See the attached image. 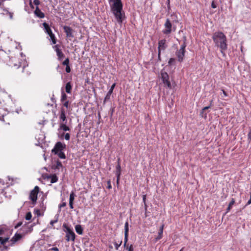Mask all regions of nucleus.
Instances as JSON below:
<instances>
[{"label":"nucleus","instance_id":"nucleus-1","mask_svg":"<svg viewBox=\"0 0 251 251\" xmlns=\"http://www.w3.org/2000/svg\"><path fill=\"white\" fill-rule=\"evenodd\" d=\"M215 45L220 48L221 53L225 55L224 51L227 50V44L226 35L221 31L216 32L212 35Z\"/></svg>","mask_w":251,"mask_h":251},{"label":"nucleus","instance_id":"nucleus-2","mask_svg":"<svg viewBox=\"0 0 251 251\" xmlns=\"http://www.w3.org/2000/svg\"><path fill=\"white\" fill-rule=\"evenodd\" d=\"M109 2L113 1L111 6V11L115 17L117 22L121 24L125 18V13L123 11V4L121 0H109Z\"/></svg>","mask_w":251,"mask_h":251},{"label":"nucleus","instance_id":"nucleus-3","mask_svg":"<svg viewBox=\"0 0 251 251\" xmlns=\"http://www.w3.org/2000/svg\"><path fill=\"white\" fill-rule=\"evenodd\" d=\"M64 231L66 232L65 238L67 242L72 241L74 242L75 238V234L73 230L71 229L66 224H63Z\"/></svg>","mask_w":251,"mask_h":251},{"label":"nucleus","instance_id":"nucleus-4","mask_svg":"<svg viewBox=\"0 0 251 251\" xmlns=\"http://www.w3.org/2000/svg\"><path fill=\"white\" fill-rule=\"evenodd\" d=\"M164 29L162 30L164 34L169 35L171 33L172 31H175L176 27L173 26V25L169 19H167L164 25Z\"/></svg>","mask_w":251,"mask_h":251},{"label":"nucleus","instance_id":"nucleus-5","mask_svg":"<svg viewBox=\"0 0 251 251\" xmlns=\"http://www.w3.org/2000/svg\"><path fill=\"white\" fill-rule=\"evenodd\" d=\"M43 25L44 27L45 32L47 33L50 37V39L53 44H55L56 43V39L54 34L52 33L49 24L46 22L43 24Z\"/></svg>","mask_w":251,"mask_h":251},{"label":"nucleus","instance_id":"nucleus-6","mask_svg":"<svg viewBox=\"0 0 251 251\" xmlns=\"http://www.w3.org/2000/svg\"><path fill=\"white\" fill-rule=\"evenodd\" d=\"M168 48L166 40L164 39L159 40L158 46V58L159 60H161V51L165 50Z\"/></svg>","mask_w":251,"mask_h":251},{"label":"nucleus","instance_id":"nucleus-7","mask_svg":"<svg viewBox=\"0 0 251 251\" xmlns=\"http://www.w3.org/2000/svg\"><path fill=\"white\" fill-rule=\"evenodd\" d=\"M185 48V45L184 44H182L180 49L177 50L176 52V56L177 57V60L180 62H181L183 61L186 51Z\"/></svg>","mask_w":251,"mask_h":251},{"label":"nucleus","instance_id":"nucleus-8","mask_svg":"<svg viewBox=\"0 0 251 251\" xmlns=\"http://www.w3.org/2000/svg\"><path fill=\"white\" fill-rule=\"evenodd\" d=\"M39 191V188L36 186L30 193L29 199L32 201V203L34 205L37 201V195Z\"/></svg>","mask_w":251,"mask_h":251},{"label":"nucleus","instance_id":"nucleus-9","mask_svg":"<svg viewBox=\"0 0 251 251\" xmlns=\"http://www.w3.org/2000/svg\"><path fill=\"white\" fill-rule=\"evenodd\" d=\"M66 145L65 144L62 143L61 142H57L53 149L51 150V152L54 154L59 153V151H62L63 150L65 149Z\"/></svg>","mask_w":251,"mask_h":251},{"label":"nucleus","instance_id":"nucleus-10","mask_svg":"<svg viewBox=\"0 0 251 251\" xmlns=\"http://www.w3.org/2000/svg\"><path fill=\"white\" fill-rule=\"evenodd\" d=\"M161 75L163 83L168 88H171V84L169 81V76L168 74L165 72H161Z\"/></svg>","mask_w":251,"mask_h":251},{"label":"nucleus","instance_id":"nucleus-11","mask_svg":"<svg viewBox=\"0 0 251 251\" xmlns=\"http://www.w3.org/2000/svg\"><path fill=\"white\" fill-rule=\"evenodd\" d=\"M63 29L66 34V37L70 40L71 38H74L75 31L70 26L65 25L63 26Z\"/></svg>","mask_w":251,"mask_h":251},{"label":"nucleus","instance_id":"nucleus-12","mask_svg":"<svg viewBox=\"0 0 251 251\" xmlns=\"http://www.w3.org/2000/svg\"><path fill=\"white\" fill-rule=\"evenodd\" d=\"M9 65L11 67L19 68L21 65V63L16 57H12L10 59Z\"/></svg>","mask_w":251,"mask_h":251},{"label":"nucleus","instance_id":"nucleus-13","mask_svg":"<svg viewBox=\"0 0 251 251\" xmlns=\"http://www.w3.org/2000/svg\"><path fill=\"white\" fill-rule=\"evenodd\" d=\"M53 48L55 50L56 52L57 56L59 60H61L64 57L65 55L62 52V50L59 49V45H56L53 46Z\"/></svg>","mask_w":251,"mask_h":251},{"label":"nucleus","instance_id":"nucleus-14","mask_svg":"<svg viewBox=\"0 0 251 251\" xmlns=\"http://www.w3.org/2000/svg\"><path fill=\"white\" fill-rule=\"evenodd\" d=\"M115 174L117 176V184H119L120 176L121 175V167L120 164H117L116 166Z\"/></svg>","mask_w":251,"mask_h":251},{"label":"nucleus","instance_id":"nucleus-15","mask_svg":"<svg viewBox=\"0 0 251 251\" xmlns=\"http://www.w3.org/2000/svg\"><path fill=\"white\" fill-rule=\"evenodd\" d=\"M22 238V235L21 234L16 233L11 239V244H14L16 242L20 240Z\"/></svg>","mask_w":251,"mask_h":251},{"label":"nucleus","instance_id":"nucleus-16","mask_svg":"<svg viewBox=\"0 0 251 251\" xmlns=\"http://www.w3.org/2000/svg\"><path fill=\"white\" fill-rule=\"evenodd\" d=\"M34 13L37 17L40 18H43L45 17L44 13L41 11L38 6H36Z\"/></svg>","mask_w":251,"mask_h":251},{"label":"nucleus","instance_id":"nucleus-17","mask_svg":"<svg viewBox=\"0 0 251 251\" xmlns=\"http://www.w3.org/2000/svg\"><path fill=\"white\" fill-rule=\"evenodd\" d=\"M60 119L62 121V123H66L67 122L66 117L65 115V111L63 108L61 109V114L59 117Z\"/></svg>","mask_w":251,"mask_h":251},{"label":"nucleus","instance_id":"nucleus-18","mask_svg":"<svg viewBox=\"0 0 251 251\" xmlns=\"http://www.w3.org/2000/svg\"><path fill=\"white\" fill-rule=\"evenodd\" d=\"M164 225H162L159 228V232L158 233V236L155 238V242L160 240L162 237Z\"/></svg>","mask_w":251,"mask_h":251},{"label":"nucleus","instance_id":"nucleus-19","mask_svg":"<svg viewBox=\"0 0 251 251\" xmlns=\"http://www.w3.org/2000/svg\"><path fill=\"white\" fill-rule=\"evenodd\" d=\"M47 178H50V182L54 183L58 181V177L56 175H51L47 176Z\"/></svg>","mask_w":251,"mask_h":251},{"label":"nucleus","instance_id":"nucleus-20","mask_svg":"<svg viewBox=\"0 0 251 251\" xmlns=\"http://www.w3.org/2000/svg\"><path fill=\"white\" fill-rule=\"evenodd\" d=\"M75 229L76 232L79 235H82L83 234V229L82 227L80 225H77L75 226Z\"/></svg>","mask_w":251,"mask_h":251},{"label":"nucleus","instance_id":"nucleus-21","mask_svg":"<svg viewBox=\"0 0 251 251\" xmlns=\"http://www.w3.org/2000/svg\"><path fill=\"white\" fill-rule=\"evenodd\" d=\"M72 88V87L71 82H67L66 83V86H65L66 92L68 94L71 93Z\"/></svg>","mask_w":251,"mask_h":251},{"label":"nucleus","instance_id":"nucleus-22","mask_svg":"<svg viewBox=\"0 0 251 251\" xmlns=\"http://www.w3.org/2000/svg\"><path fill=\"white\" fill-rule=\"evenodd\" d=\"M66 123H61L60 125V128L64 131H69L70 129L68 126H66Z\"/></svg>","mask_w":251,"mask_h":251},{"label":"nucleus","instance_id":"nucleus-23","mask_svg":"<svg viewBox=\"0 0 251 251\" xmlns=\"http://www.w3.org/2000/svg\"><path fill=\"white\" fill-rule=\"evenodd\" d=\"M234 203H235L234 199H232L231 201L229 202V203L228 205V207L226 209V211L225 214H226L227 212H228L230 210V209L232 208V205L234 204Z\"/></svg>","mask_w":251,"mask_h":251},{"label":"nucleus","instance_id":"nucleus-24","mask_svg":"<svg viewBox=\"0 0 251 251\" xmlns=\"http://www.w3.org/2000/svg\"><path fill=\"white\" fill-rule=\"evenodd\" d=\"M129 225L127 221H126L125 224V235L128 236L129 231Z\"/></svg>","mask_w":251,"mask_h":251},{"label":"nucleus","instance_id":"nucleus-25","mask_svg":"<svg viewBox=\"0 0 251 251\" xmlns=\"http://www.w3.org/2000/svg\"><path fill=\"white\" fill-rule=\"evenodd\" d=\"M67 98V96L64 93V92L63 90H62L61 101V102L64 101L65 100H66Z\"/></svg>","mask_w":251,"mask_h":251},{"label":"nucleus","instance_id":"nucleus-26","mask_svg":"<svg viewBox=\"0 0 251 251\" xmlns=\"http://www.w3.org/2000/svg\"><path fill=\"white\" fill-rule=\"evenodd\" d=\"M56 154L61 159H65L66 157L65 153L62 151H59V153H57Z\"/></svg>","mask_w":251,"mask_h":251},{"label":"nucleus","instance_id":"nucleus-27","mask_svg":"<svg viewBox=\"0 0 251 251\" xmlns=\"http://www.w3.org/2000/svg\"><path fill=\"white\" fill-rule=\"evenodd\" d=\"M75 195L73 192H72L70 195L69 202H74Z\"/></svg>","mask_w":251,"mask_h":251},{"label":"nucleus","instance_id":"nucleus-28","mask_svg":"<svg viewBox=\"0 0 251 251\" xmlns=\"http://www.w3.org/2000/svg\"><path fill=\"white\" fill-rule=\"evenodd\" d=\"M32 218V214L30 212H28L25 216V219L26 220L29 221L31 220Z\"/></svg>","mask_w":251,"mask_h":251},{"label":"nucleus","instance_id":"nucleus-29","mask_svg":"<svg viewBox=\"0 0 251 251\" xmlns=\"http://www.w3.org/2000/svg\"><path fill=\"white\" fill-rule=\"evenodd\" d=\"M128 236L125 235L124 244V247L125 248H126L127 246H129L128 244H127V241H128Z\"/></svg>","mask_w":251,"mask_h":251},{"label":"nucleus","instance_id":"nucleus-30","mask_svg":"<svg viewBox=\"0 0 251 251\" xmlns=\"http://www.w3.org/2000/svg\"><path fill=\"white\" fill-rule=\"evenodd\" d=\"M62 163L59 161V160H57L56 161V165L55 166V167L54 168V169H59L60 167H62Z\"/></svg>","mask_w":251,"mask_h":251},{"label":"nucleus","instance_id":"nucleus-31","mask_svg":"<svg viewBox=\"0 0 251 251\" xmlns=\"http://www.w3.org/2000/svg\"><path fill=\"white\" fill-rule=\"evenodd\" d=\"M35 225V224H33L32 225L30 226H27V230H26L25 233L31 232L33 230V226Z\"/></svg>","mask_w":251,"mask_h":251},{"label":"nucleus","instance_id":"nucleus-32","mask_svg":"<svg viewBox=\"0 0 251 251\" xmlns=\"http://www.w3.org/2000/svg\"><path fill=\"white\" fill-rule=\"evenodd\" d=\"M175 60H176L175 58H171L169 60L168 64L169 65H172L174 64L175 63Z\"/></svg>","mask_w":251,"mask_h":251},{"label":"nucleus","instance_id":"nucleus-33","mask_svg":"<svg viewBox=\"0 0 251 251\" xmlns=\"http://www.w3.org/2000/svg\"><path fill=\"white\" fill-rule=\"evenodd\" d=\"M200 115L202 117H204L205 119L207 117V113L205 112V111H203V110L202 109L201 113H200Z\"/></svg>","mask_w":251,"mask_h":251},{"label":"nucleus","instance_id":"nucleus-34","mask_svg":"<svg viewBox=\"0 0 251 251\" xmlns=\"http://www.w3.org/2000/svg\"><path fill=\"white\" fill-rule=\"evenodd\" d=\"M62 64L64 66L69 65V59L67 58L63 62Z\"/></svg>","mask_w":251,"mask_h":251},{"label":"nucleus","instance_id":"nucleus-35","mask_svg":"<svg viewBox=\"0 0 251 251\" xmlns=\"http://www.w3.org/2000/svg\"><path fill=\"white\" fill-rule=\"evenodd\" d=\"M9 238H4V239H3L2 238H1V240H0V244L1 245H4L5 243L8 240Z\"/></svg>","mask_w":251,"mask_h":251},{"label":"nucleus","instance_id":"nucleus-36","mask_svg":"<svg viewBox=\"0 0 251 251\" xmlns=\"http://www.w3.org/2000/svg\"><path fill=\"white\" fill-rule=\"evenodd\" d=\"M122 243V241H121L119 244H118L117 243H114L115 248L116 250H118L119 249V248L121 245Z\"/></svg>","mask_w":251,"mask_h":251},{"label":"nucleus","instance_id":"nucleus-37","mask_svg":"<svg viewBox=\"0 0 251 251\" xmlns=\"http://www.w3.org/2000/svg\"><path fill=\"white\" fill-rule=\"evenodd\" d=\"M126 249L127 250V251H133V246L132 244H131L130 246H127Z\"/></svg>","mask_w":251,"mask_h":251},{"label":"nucleus","instance_id":"nucleus-38","mask_svg":"<svg viewBox=\"0 0 251 251\" xmlns=\"http://www.w3.org/2000/svg\"><path fill=\"white\" fill-rule=\"evenodd\" d=\"M58 221V216L57 217L56 219L54 220H51L50 222V225H51L52 227H53V225L54 224L57 223Z\"/></svg>","mask_w":251,"mask_h":251},{"label":"nucleus","instance_id":"nucleus-39","mask_svg":"<svg viewBox=\"0 0 251 251\" xmlns=\"http://www.w3.org/2000/svg\"><path fill=\"white\" fill-rule=\"evenodd\" d=\"M66 205V203L65 202H63L59 205V211L60 212L61 210V208L65 207Z\"/></svg>","mask_w":251,"mask_h":251},{"label":"nucleus","instance_id":"nucleus-40","mask_svg":"<svg viewBox=\"0 0 251 251\" xmlns=\"http://www.w3.org/2000/svg\"><path fill=\"white\" fill-rule=\"evenodd\" d=\"M146 195H144L143 196V202L144 203L145 208L146 209L147 205V204H146Z\"/></svg>","mask_w":251,"mask_h":251},{"label":"nucleus","instance_id":"nucleus-41","mask_svg":"<svg viewBox=\"0 0 251 251\" xmlns=\"http://www.w3.org/2000/svg\"><path fill=\"white\" fill-rule=\"evenodd\" d=\"M64 138L66 140H69L70 138V135L69 133H65Z\"/></svg>","mask_w":251,"mask_h":251},{"label":"nucleus","instance_id":"nucleus-42","mask_svg":"<svg viewBox=\"0 0 251 251\" xmlns=\"http://www.w3.org/2000/svg\"><path fill=\"white\" fill-rule=\"evenodd\" d=\"M65 71L67 73H69L71 72V68L69 65L66 66Z\"/></svg>","mask_w":251,"mask_h":251},{"label":"nucleus","instance_id":"nucleus-43","mask_svg":"<svg viewBox=\"0 0 251 251\" xmlns=\"http://www.w3.org/2000/svg\"><path fill=\"white\" fill-rule=\"evenodd\" d=\"M115 86H116V83H113L112 85V86H111V88L109 89V91H111V92L113 93V89L115 88Z\"/></svg>","mask_w":251,"mask_h":251},{"label":"nucleus","instance_id":"nucleus-44","mask_svg":"<svg viewBox=\"0 0 251 251\" xmlns=\"http://www.w3.org/2000/svg\"><path fill=\"white\" fill-rule=\"evenodd\" d=\"M33 3L35 5H36L37 6H38V5L40 4V2L39 0H34Z\"/></svg>","mask_w":251,"mask_h":251},{"label":"nucleus","instance_id":"nucleus-45","mask_svg":"<svg viewBox=\"0 0 251 251\" xmlns=\"http://www.w3.org/2000/svg\"><path fill=\"white\" fill-rule=\"evenodd\" d=\"M23 224V223L22 222H20L17 224V225L15 226V228H17L20 226H21Z\"/></svg>","mask_w":251,"mask_h":251},{"label":"nucleus","instance_id":"nucleus-46","mask_svg":"<svg viewBox=\"0 0 251 251\" xmlns=\"http://www.w3.org/2000/svg\"><path fill=\"white\" fill-rule=\"evenodd\" d=\"M184 44L185 45V47H186V46H187L186 37L185 36L183 37V44Z\"/></svg>","mask_w":251,"mask_h":251},{"label":"nucleus","instance_id":"nucleus-47","mask_svg":"<svg viewBox=\"0 0 251 251\" xmlns=\"http://www.w3.org/2000/svg\"><path fill=\"white\" fill-rule=\"evenodd\" d=\"M110 98V96L106 95L104 98V102H105L106 101L109 100Z\"/></svg>","mask_w":251,"mask_h":251},{"label":"nucleus","instance_id":"nucleus-48","mask_svg":"<svg viewBox=\"0 0 251 251\" xmlns=\"http://www.w3.org/2000/svg\"><path fill=\"white\" fill-rule=\"evenodd\" d=\"M63 105L64 107H65L67 108L68 107V105H69V101H68V100L65 101L64 102V103H63Z\"/></svg>","mask_w":251,"mask_h":251},{"label":"nucleus","instance_id":"nucleus-49","mask_svg":"<svg viewBox=\"0 0 251 251\" xmlns=\"http://www.w3.org/2000/svg\"><path fill=\"white\" fill-rule=\"evenodd\" d=\"M107 185H108V186H107V188H108V189H111V188H112V186H111V185L110 180H108V181H107Z\"/></svg>","mask_w":251,"mask_h":251},{"label":"nucleus","instance_id":"nucleus-50","mask_svg":"<svg viewBox=\"0 0 251 251\" xmlns=\"http://www.w3.org/2000/svg\"><path fill=\"white\" fill-rule=\"evenodd\" d=\"M248 139L249 142H251V130L249 132L248 134Z\"/></svg>","mask_w":251,"mask_h":251},{"label":"nucleus","instance_id":"nucleus-51","mask_svg":"<svg viewBox=\"0 0 251 251\" xmlns=\"http://www.w3.org/2000/svg\"><path fill=\"white\" fill-rule=\"evenodd\" d=\"M211 7L213 8H216L217 6L216 5V4L215 3L214 1H213L212 2V3H211Z\"/></svg>","mask_w":251,"mask_h":251},{"label":"nucleus","instance_id":"nucleus-52","mask_svg":"<svg viewBox=\"0 0 251 251\" xmlns=\"http://www.w3.org/2000/svg\"><path fill=\"white\" fill-rule=\"evenodd\" d=\"M35 213L37 215V216L40 215V211L39 209H36L35 210Z\"/></svg>","mask_w":251,"mask_h":251},{"label":"nucleus","instance_id":"nucleus-53","mask_svg":"<svg viewBox=\"0 0 251 251\" xmlns=\"http://www.w3.org/2000/svg\"><path fill=\"white\" fill-rule=\"evenodd\" d=\"M210 106L209 105L207 106L204 107L202 109L203 110V111H205V110L208 109L209 108H210Z\"/></svg>","mask_w":251,"mask_h":251},{"label":"nucleus","instance_id":"nucleus-54","mask_svg":"<svg viewBox=\"0 0 251 251\" xmlns=\"http://www.w3.org/2000/svg\"><path fill=\"white\" fill-rule=\"evenodd\" d=\"M69 206L71 209L74 208L73 202H69Z\"/></svg>","mask_w":251,"mask_h":251},{"label":"nucleus","instance_id":"nucleus-55","mask_svg":"<svg viewBox=\"0 0 251 251\" xmlns=\"http://www.w3.org/2000/svg\"><path fill=\"white\" fill-rule=\"evenodd\" d=\"M222 91L223 92V93L224 96L225 97H227V93L224 90H222Z\"/></svg>","mask_w":251,"mask_h":251},{"label":"nucleus","instance_id":"nucleus-56","mask_svg":"<svg viewBox=\"0 0 251 251\" xmlns=\"http://www.w3.org/2000/svg\"><path fill=\"white\" fill-rule=\"evenodd\" d=\"M51 250L54 251H59L57 247L52 248L51 249Z\"/></svg>","mask_w":251,"mask_h":251},{"label":"nucleus","instance_id":"nucleus-57","mask_svg":"<svg viewBox=\"0 0 251 251\" xmlns=\"http://www.w3.org/2000/svg\"><path fill=\"white\" fill-rule=\"evenodd\" d=\"M251 204V197H250V200L248 201V202H247V204L248 205H249Z\"/></svg>","mask_w":251,"mask_h":251},{"label":"nucleus","instance_id":"nucleus-58","mask_svg":"<svg viewBox=\"0 0 251 251\" xmlns=\"http://www.w3.org/2000/svg\"><path fill=\"white\" fill-rule=\"evenodd\" d=\"M29 4H30V7H31L32 8H34V6H33V5H32V4L31 0H30Z\"/></svg>","mask_w":251,"mask_h":251},{"label":"nucleus","instance_id":"nucleus-59","mask_svg":"<svg viewBox=\"0 0 251 251\" xmlns=\"http://www.w3.org/2000/svg\"><path fill=\"white\" fill-rule=\"evenodd\" d=\"M112 92H111V91H108V93H107L106 95L109 96H111V95L112 94Z\"/></svg>","mask_w":251,"mask_h":251},{"label":"nucleus","instance_id":"nucleus-60","mask_svg":"<svg viewBox=\"0 0 251 251\" xmlns=\"http://www.w3.org/2000/svg\"><path fill=\"white\" fill-rule=\"evenodd\" d=\"M117 164H120V158H119L117 160Z\"/></svg>","mask_w":251,"mask_h":251},{"label":"nucleus","instance_id":"nucleus-61","mask_svg":"<svg viewBox=\"0 0 251 251\" xmlns=\"http://www.w3.org/2000/svg\"><path fill=\"white\" fill-rule=\"evenodd\" d=\"M65 133L64 132H63L61 135V138H63V137L64 136L65 137Z\"/></svg>","mask_w":251,"mask_h":251},{"label":"nucleus","instance_id":"nucleus-62","mask_svg":"<svg viewBox=\"0 0 251 251\" xmlns=\"http://www.w3.org/2000/svg\"><path fill=\"white\" fill-rule=\"evenodd\" d=\"M27 223H25V225H24V226H23L22 228H21V229H24V228H26V227H25V226L27 225Z\"/></svg>","mask_w":251,"mask_h":251},{"label":"nucleus","instance_id":"nucleus-63","mask_svg":"<svg viewBox=\"0 0 251 251\" xmlns=\"http://www.w3.org/2000/svg\"><path fill=\"white\" fill-rule=\"evenodd\" d=\"M51 100L52 102H55V99L53 98V97L51 98Z\"/></svg>","mask_w":251,"mask_h":251},{"label":"nucleus","instance_id":"nucleus-64","mask_svg":"<svg viewBox=\"0 0 251 251\" xmlns=\"http://www.w3.org/2000/svg\"><path fill=\"white\" fill-rule=\"evenodd\" d=\"M3 230L0 229V235H2L3 233Z\"/></svg>","mask_w":251,"mask_h":251}]
</instances>
